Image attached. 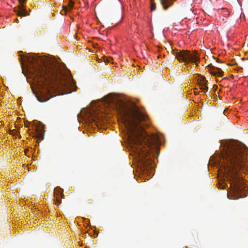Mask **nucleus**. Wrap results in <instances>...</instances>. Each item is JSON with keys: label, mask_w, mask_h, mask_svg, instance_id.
I'll use <instances>...</instances> for the list:
<instances>
[{"label": "nucleus", "mask_w": 248, "mask_h": 248, "mask_svg": "<svg viewBox=\"0 0 248 248\" xmlns=\"http://www.w3.org/2000/svg\"><path fill=\"white\" fill-rule=\"evenodd\" d=\"M117 102L131 148L142 170H148L152 163L150 154L157 149L158 137L145 131L142 122L147 117L137 106L129 108L123 101L118 100Z\"/></svg>", "instance_id": "obj_1"}, {"label": "nucleus", "mask_w": 248, "mask_h": 248, "mask_svg": "<svg viewBox=\"0 0 248 248\" xmlns=\"http://www.w3.org/2000/svg\"><path fill=\"white\" fill-rule=\"evenodd\" d=\"M27 60L29 67L41 83L56 88L62 94L76 91V86L72 77L64 74L56 62L44 60L36 55L28 58Z\"/></svg>", "instance_id": "obj_2"}, {"label": "nucleus", "mask_w": 248, "mask_h": 248, "mask_svg": "<svg viewBox=\"0 0 248 248\" xmlns=\"http://www.w3.org/2000/svg\"><path fill=\"white\" fill-rule=\"evenodd\" d=\"M247 147L244 144L237 140L229 141L226 143L225 152L222 154V161L221 168L231 182L236 191H240L237 183L241 178L238 174L241 170L247 168L246 156L244 152Z\"/></svg>", "instance_id": "obj_3"}, {"label": "nucleus", "mask_w": 248, "mask_h": 248, "mask_svg": "<svg viewBox=\"0 0 248 248\" xmlns=\"http://www.w3.org/2000/svg\"><path fill=\"white\" fill-rule=\"evenodd\" d=\"M172 53L179 62H184L185 64H188L191 62H195L197 65V62L200 61V59L196 54L191 53L189 50L178 51L177 49H172Z\"/></svg>", "instance_id": "obj_4"}, {"label": "nucleus", "mask_w": 248, "mask_h": 248, "mask_svg": "<svg viewBox=\"0 0 248 248\" xmlns=\"http://www.w3.org/2000/svg\"><path fill=\"white\" fill-rule=\"evenodd\" d=\"M20 5L17 8H15L14 10L18 16H28L29 13L25 9L23 3L26 0H18Z\"/></svg>", "instance_id": "obj_5"}, {"label": "nucleus", "mask_w": 248, "mask_h": 248, "mask_svg": "<svg viewBox=\"0 0 248 248\" xmlns=\"http://www.w3.org/2000/svg\"><path fill=\"white\" fill-rule=\"evenodd\" d=\"M63 189L60 187H57L54 189V197L56 198L55 204L57 206V207H58L59 204L61 203V198H62V195H63Z\"/></svg>", "instance_id": "obj_6"}, {"label": "nucleus", "mask_w": 248, "mask_h": 248, "mask_svg": "<svg viewBox=\"0 0 248 248\" xmlns=\"http://www.w3.org/2000/svg\"><path fill=\"white\" fill-rule=\"evenodd\" d=\"M210 73L213 76H218L221 77L223 76V72L222 70L218 67H215L214 66H211Z\"/></svg>", "instance_id": "obj_7"}, {"label": "nucleus", "mask_w": 248, "mask_h": 248, "mask_svg": "<svg viewBox=\"0 0 248 248\" xmlns=\"http://www.w3.org/2000/svg\"><path fill=\"white\" fill-rule=\"evenodd\" d=\"M198 81L200 86H206L207 80H206V78L205 77L202 76H200V78L198 79Z\"/></svg>", "instance_id": "obj_8"}, {"label": "nucleus", "mask_w": 248, "mask_h": 248, "mask_svg": "<svg viewBox=\"0 0 248 248\" xmlns=\"http://www.w3.org/2000/svg\"><path fill=\"white\" fill-rule=\"evenodd\" d=\"M105 101L108 104L115 103V99L111 94H108L106 97Z\"/></svg>", "instance_id": "obj_9"}, {"label": "nucleus", "mask_w": 248, "mask_h": 248, "mask_svg": "<svg viewBox=\"0 0 248 248\" xmlns=\"http://www.w3.org/2000/svg\"><path fill=\"white\" fill-rule=\"evenodd\" d=\"M73 6H74V3L72 2H69V3L68 4V7H66V6L63 7V9L65 12H67L68 10L72 9L73 8Z\"/></svg>", "instance_id": "obj_10"}, {"label": "nucleus", "mask_w": 248, "mask_h": 248, "mask_svg": "<svg viewBox=\"0 0 248 248\" xmlns=\"http://www.w3.org/2000/svg\"><path fill=\"white\" fill-rule=\"evenodd\" d=\"M37 99L39 102H46V101H47L48 100H49V97H47V96H45V97H37Z\"/></svg>", "instance_id": "obj_11"}, {"label": "nucleus", "mask_w": 248, "mask_h": 248, "mask_svg": "<svg viewBox=\"0 0 248 248\" xmlns=\"http://www.w3.org/2000/svg\"><path fill=\"white\" fill-rule=\"evenodd\" d=\"M156 9L155 3L154 1L151 2V11L153 12Z\"/></svg>", "instance_id": "obj_12"}, {"label": "nucleus", "mask_w": 248, "mask_h": 248, "mask_svg": "<svg viewBox=\"0 0 248 248\" xmlns=\"http://www.w3.org/2000/svg\"><path fill=\"white\" fill-rule=\"evenodd\" d=\"M200 89L202 90V92H206L208 91V87L207 86H200Z\"/></svg>", "instance_id": "obj_13"}, {"label": "nucleus", "mask_w": 248, "mask_h": 248, "mask_svg": "<svg viewBox=\"0 0 248 248\" xmlns=\"http://www.w3.org/2000/svg\"><path fill=\"white\" fill-rule=\"evenodd\" d=\"M38 133L37 134V138L41 140H42L44 138L43 135L41 133V132H38Z\"/></svg>", "instance_id": "obj_14"}, {"label": "nucleus", "mask_w": 248, "mask_h": 248, "mask_svg": "<svg viewBox=\"0 0 248 248\" xmlns=\"http://www.w3.org/2000/svg\"><path fill=\"white\" fill-rule=\"evenodd\" d=\"M109 2L111 4H114V3H118L119 1L118 0H109Z\"/></svg>", "instance_id": "obj_15"}, {"label": "nucleus", "mask_w": 248, "mask_h": 248, "mask_svg": "<svg viewBox=\"0 0 248 248\" xmlns=\"http://www.w3.org/2000/svg\"><path fill=\"white\" fill-rule=\"evenodd\" d=\"M25 126H26V127H28V124H26L25 125Z\"/></svg>", "instance_id": "obj_16"}, {"label": "nucleus", "mask_w": 248, "mask_h": 248, "mask_svg": "<svg viewBox=\"0 0 248 248\" xmlns=\"http://www.w3.org/2000/svg\"><path fill=\"white\" fill-rule=\"evenodd\" d=\"M150 1L151 2V1H154V0H150Z\"/></svg>", "instance_id": "obj_17"}, {"label": "nucleus", "mask_w": 248, "mask_h": 248, "mask_svg": "<svg viewBox=\"0 0 248 248\" xmlns=\"http://www.w3.org/2000/svg\"><path fill=\"white\" fill-rule=\"evenodd\" d=\"M97 119H98V121H99V120L100 118H99V117H98Z\"/></svg>", "instance_id": "obj_18"}]
</instances>
